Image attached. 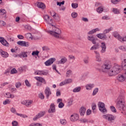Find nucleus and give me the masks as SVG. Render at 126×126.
Returning <instances> with one entry per match:
<instances>
[{"instance_id": "obj_53", "label": "nucleus", "mask_w": 126, "mask_h": 126, "mask_svg": "<svg viewBox=\"0 0 126 126\" xmlns=\"http://www.w3.org/2000/svg\"><path fill=\"white\" fill-rule=\"evenodd\" d=\"M15 86H16V88H19V87H20V86H21V83H20V82H17L15 84Z\"/></svg>"}, {"instance_id": "obj_59", "label": "nucleus", "mask_w": 126, "mask_h": 126, "mask_svg": "<svg viewBox=\"0 0 126 126\" xmlns=\"http://www.w3.org/2000/svg\"><path fill=\"white\" fill-rule=\"evenodd\" d=\"M17 37L20 40H23V39H24V36L21 34H18Z\"/></svg>"}, {"instance_id": "obj_11", "label": "nucleus", "mask_w": 126, "mask_h": 126, "mask_svg": "<svg viewBox=\"0 0 126 126\" xmlns=\"http://www.w3.org/2000/svg\"><path fill=\"white\" fill-rule=\"evenodd\" d=\"M79 119V116L78 115V114H74L71 116L70 121H71V122H75L76 121H78Z\"/></svg>"}, {"instance_id": "obj_6", "label": "nucleus", "mask_w": 126, "mask_h": 126, "mask_svg": "<svg viewBox=\"0 0 126 126\" xmlns=\"http://www.w3.org/2000/svg\"><path fill=\"white\" fill-rule=\"evenodd\" d=\"M113 35L114 37L118 39L120 42H126V35L120 36L117 32H114Z\"/></svg>"}, {"instance_id": "obj_43", "label": "nucleus", "mask_w": 126, "mask_h": 126, "mask_svg": "<svg viewBox=\"0 0 126 126\" xmlns=\"http://www.w3.org/2000/svg\"><path fill=\"white\" fill-rule=\"evenodd\" d=\"M52 69H53V70H55L56 72L60 74V72H59V71L57 69V65H56V64H53L52 65Z\"/></svg>"}, {"instance_id": "obj_35", "label": "nucleus", "mask_w": 126, "mask_h": 126, "mask_svg": "<svg viewBox=\"0 0 126 126\" xmlns=\"http://www.w3.org/2000/svg\"><path fill=\"white\" fill-rule=\"evenodd\" d=\"M110 110L112 113H117V109L114 106H110Z\"/></svg>"}, {"instance_id": "obj_9", "label": "nucleus", "mask_w": 126, "mask_h": 126, "mask_svg": "<svg viewBox=\"0 0 126 126\" xmlns=\"http://www.w3.org/2000/svg\"><path fill=\"white\" fill-rule=\"evenodd\" d=\"M56 62V58H50L48 60L46 61L45 63L44 64L46 66H49L51 65V64H53L54 63Z\"/></svg>"}, {"instance_id": "obj_12", "label": "nucleus", "mask_w": 126, "mask_h": 126, "mask_svg": "<svg viewBox=\"0 0 126 126\" xmlns=\"http://www.w3.org/2000/svg\"><path fill=\"white\" fill-rule=\"evenodd\" d=\"M0 42L2 45L5 46V47H8L9 46V43L4 39V38L0 37Z\"/></svg>"}, {"instance_id": "obj_25", "label": "nucleus", "mask_w": 126, "mask_h": 126, "mask_svg": "<svg viewBox=\"0 0 126 126\" xmlns=\"http://www.w3.org/2000/svg\"><path fill=\"white\" fill-rule=\"evenodd\" d=\"M87 39L89 41H91L93 44H95V37H94V36H88Z\"/></svg>"}, {"instance_id": "obj_34", "label": "nucleus", "mask_w": 126, "mask_h": 126, "mask_svg": "<svg viewBox=\"0 0 126 126\" xmlns=\"http://www.w3.org/2000/svg\"><path fill=\"white\" fill-rule=\"evenodd\" d=\"M6 95L7 96V98H14V95L12 94L9 93H7Z\"/></svg>"}, {"instance_id": "obj_13", "label": "nucleus", "mask_w": 126, "mask_h": 126, "mask_svg": "<svg viewBox=\"0 0 126 126\" xmlns=\"http://www.w3.org/2000/svg\"><path fill=\"white\" fill-rule=\"evenodd\" d=\"M44 93L46 96V98L49 99V97H50V95L52 94V92H51V90L49 87H46L45 91Z\"/></svg>"}, {"instance_id": "obj_38", "label": "nucleus", "mask_w": 126, "mask_h": 126, "mask_svg": "<svg viewBox=\"0 0 126 126\" xmlns=\"http://www.w3.org/2000/svg\"><path fill=\"white\" fill-rule=\"evenodd\" d=\"M25 83L27 87H31V84H30V83H29L28 80L26 79L25 81Z\"/></svg>"}, {"instance_id": "obj_55", "label": "nucleus", "mask_w": 126, "mask_h": 126, "mask_svg": "<svg viewBox=\"0 0 126 126\" xmlns=\"http://www.w3.org/2000/svg\"><path fill=\"white\" fill-rule=\"evenodd\" d=\"M10 103V101L8 100V99H6L5 101L3 102V105H6L7 104H9Z\"/></svg>"}, {"instance_id": "obj_15", "label": "nucleus", "mask_w": 126, "mask_h": 126, "mask_svg": "<svg viewBox=\"0 0 126 126\" xmlns=\"http://www.w3.org/2000/svg\"><path fill=\"white\" fill-rule=\"evenodd\" d=\"M36 4L38 8H41V9H45L46 8V5L42 2H36Z\"/></svg>"}, {"instance_id": "obj_62", "label": "nucleus", "mask_w": 126, "mask_h": 126, "mask_svg": "<svg viewBox=\"0 0 126 126\" xmlns=\"http://www.w3.org/2000/svg\"><path fill=\"white\" fill-rule=\"evenodd\" d=\"M8 40L9 41H10V42H13V41H14V38L10 36H9L8 37Z\"/></svg>"}, {"instance_id": "obj_49", "label": "nucleus", "mask_w": 126, "mask_h": 126, "mask_svg": "<svg viewBox=\"0 0 126 126\" xmlns=\"http://www.w3.org/2000/svg\"><path fill=\"white\" fill-rule=\"evenodd\" d=\"M66 84H69V83H71L72 82V79H67L66 80H65Z\"/></svg>"}, {"instance_id": "obj_50", "label": "nucleus", "mask_w": 126, "mask_h": 126, "mask_svg": "<svg viewBox=\"0 0 126 126\" xmlns=\"http://www.w3.org/2000/svg\"><path fill=\"white\" fill-rule=\"evenodd\" d=\"M89 58V57H87L86 58H85L83 60V62L84 63H86V64H87V63H89V61H88Z\"/></svg>"}, {"instance_id": "obj_5", "label": "nucleus", "mask_w": 126, "mask_h": 126, "mask_svg": "<svg viewBox=\"0 0 126 126\" xmlns=\"http://www.w3.org/2000/svg\"><path fill=\"white\" fill-rule=\"evenodd\" d=\"M95 6H99L96 8V12L97 13H102L106 9V7L102 5V4L99 2L95 3Z\"/></svg>"}, {"instance_id": "obj_17", "label": "nucleus", "mask_w": 126, "mask_h": 126, "mask_svg": "<svg viewBox=\"0 0 126 126\" xmlns=\"http://www.w3.org/2000/svg\"><path fill=\"white\" fill-rule=\"evenodd\" d=\"M56 112V107L54 103L50 104V109L48 110V113H55Z\"/></svg>"}, {"instance_id": "obj_51", "label": "nucleus", "mask_w": 126, "mask_h": 126, "mask_svg": "<svg viewBox=\"0 0 126 126\" xmlns=\"http://www.w3.org/2000/svg\"><path fill=\"white\" fill-rule=\"evenodd\" d=\"M5 24H6V23H5L4 21L0 20V27L4 26Z\"/></svg>"}, {"instance_id": "obj_36", "label": "nucleus", "mask_w": 126, "mask_h": 126, "mask_svg": "<svg viewBox=\"0 0 126 126\" xmlns=\"http://www.w3.org/2000/svg\"><path fill=\"white\" fill-rule=\"evenodd\" d=\"M56 13L55 12H54V14L53 15L54 19H55V20H57V21H59V20H60V17H59L58 16L56 15Z\"/></svg>"}, {"instance_id": "obj_16", "label": "nucleus", "mask_w": 126, "mask_h": 126, "mask_svg": "<svg viewBox=\"0 0 126 126\" xmlns=\"http://www.w3.org/2000/svg\"><path fill=\"white\" fill-rule=\"evenodd\" d=\"M96 37L101 39V40H106L107 39V35H104L103 33H100L96 34Z\"/></svg>"}, {"instance_id": "obj_29", "label": "nucleus", "mask_w": 126, "mask_h": 126, "mask_svg": "<svg viewBox=\"0 0 126 126\" xmlns=\"http://www.w3.org/2000/svg\"><path fill=\"white\" fill-rule=\"evenodd\" d=\"M80 90H81V88L80 87H78L74 88L73 90V92L74 93H76L77 92H80Z\"/></svg>"}, {"instance_id": "obj_52", "label": "nucleus", "mask_w": 126, "mask_h": 126, "mask_svg": "<svg viewBox=\"0 0 126 126\" xmlns=\"http://www.w3.org/2000/svg\"><path fill=\"white\" fill-rule=\"evenodd\" d=\"M12 125L13 126H18V122L16 121H14L12 122Z\"/></svg>"}, {"instance_id": "obj_47", "label": "nucleus", "mask_w": 126, "mask_h": 126, "mask_svg": "<svg viewBox=\"0 0 126 126\" xmlns=\"http://www.w3.org/2000/svg\"><path fill=\"white\" fill-rule=\"evenodd\" d=\"M38 97L40 98V99H41V100H44V99H45V96H44V94H43L42 93H40L38 94Z\"/></svg>"}, {"instance_id": "obj_27", "label": "nucleus", "mask_w": 126, "mask_h": 126, "mask_svg": "<svg viewBox=\"0 0 126 126\" xmlns=\"http://www.w3.org/2000/svg\"><path fill=\"white\" fill-rule=\"evenodd\" d=\"M112 11L114 14H120V13H121V11H120V10L117 8H113Z\"/></svg>"}, {"instance_id": "obj_58", "label": "nucleus", "mask_w": 126, "mask_h": 126, "mask_svg": "<svg viewBox=\"0 0 126 126\" xmlns=\"http://www.w3.org/2000/svg\"><path fill=\"white\" fill-rule=\"evenodd\" d=\"M71 72H72V71H71V70H68L66 72V76H67V77H68V76H69V75H70V74H71Z\"/></svg>"}, {"instance_id": "obj_39", "label": "nucleus", "mask_w": 126, "mask_h": 126, "mask_svg": "<svg viewBox=\"0 0 126 126\" xmlns=\"http://www.w3.org/2000/svg\"><path fill=\"white\" fill-rule=\"evenodd\" d=\"M29 126H42V124L40 123H32Z\"/></svg>"}, {"instance_id": "obj_7", "label": "nucleus", "mask_w": 126, "mask_h": 126, "mask_svg": "<svg viewBox=\"0 0 126 126\" xmlns=\"http://www.w3.org/2000/svg\"><path fill=\"white\" fill-rule=\"evenodd\" d=\"M102 118L108 122H113L116 120V116L110 114L103 115Z\"/></svg>"}, {"instance_id": "obj_64", "label": "nucleus", "mask_w": 126, "mask_h": 126, "mask_svg": "<svg viewBox=\"0 0 126 126\" xmlns=\"http://www.w3.org/2000/svg\"><path fill=\"white\" fill-rule=\"evenodd\" d=\"M4 74H5L6 75H8L9 74V70H8V69L5 70V72H4Z\"/></svg>"}, {"instance_id": "obj_33", "label": "nucleus", "mask_w": 126, "mask_h": 126, "mask_svg": "<svg viewBox=\"0 0 126 126\" xmlns=\"http://www.w3.org/2000/svg\"><path fill=\"white\" fill-rule=\"evenodd\" d=\"M60 123L63 126H65V125H66V120L65 119H61Z\"/></svg>"}, {"instance_id": "obj_61", "label": "nucleus", "mask_w": 126, "mask_h": 126, "mask_svg": "<svg viewBox=\"0 0 126 126\" xmlns=\"http://www.w3.org/2000/svg\"><path fill=\"white\" fill-rule=\"evenodd\" d=\"M95 33V29H93L92 31H90L88 34L89 35H92V34H94Z\"/></svg>"}, {"instance_id": "obj_4", "label": "nucleus", "mask_w": 126, "mask_h": 126, "mask_svg": "<svg viewBox=\"0 0 126 126\" xmlns=\"http://www.w3.org/2000/svg\"><path fill=\"white\" fill-rule=\"evenodd\" d=\"M97 106L98 107V109L99 110L100 112L102 114H106L107 113V109L106 108L105 103L104 102H102L99 101L97 103Z\"/></svg>"}, {"instance_id": "obj_22", "label": "nucleus", "mask_w": 126, "mask_h": 126, "mask_svg": "<svg viewBox=\"0 0 126 126\" xmlns=\"http://www.w3.org/2000/svg\"><path fill=\"white\" fill-rule=\"evenodd\" d=\"M101 53H105L106 52V49L107 47L106 46V44L105 42H102L101 45Z\"/></svg>"}, {"instance_id": "obj_28", "label": "nucleus", "mask_w": 126, "mask_h": 126, "mask_svg": "<svg viewBox=\"0 0 126 126\" xmlns=\"http://www.w3.org/2000/svg\"><path fill=\"white\" fill-rule=\"evenodd\" d=\"M110 1L113 4H118L122 1V0H110Z\"/></svg>"}, {"instance_id": "obj_26", "label": "nucleus", "mask_w": 126, "mask_h": 126, "mask_svg": "<svg viewBox=\"0 0 126 126\" xmlns=\"http://www.w3.org/2000/svg\"><path fill=\"white\" fill-rule=\"evenodd\" d=\"M94 84H88L86 85V88L87 90H90L92 89V88H93L94 87Z\"/></svg>"}, {"instance_id": "obj_54", "label": "nucleus", "mask_w": 126, "mask_h": 126, "mask_svg": "<svg viewBox=\"0 0 126 126\" xmlns=\"http://www.w3.org/2000/svg\"><path fill=\"white\" fill-rule=\"evenodd\" d=\"M63 4H64V1H63L62 2L57 1V5H59V6H61V5H63Z\"/></svg>"}, {"instance_id": "obj_56", "label": "nucleus", "mask_w": 126, "mask_h": 126, "mask_svg": "<svg viewBox=\"0 0 126 126\" xmlns=\"http://www.w3.org/2000/svg\"><path fill=\"white\" fill-rule=\"evenodd\" d=\"M25 69V67H20L18 68V70L20 71V72H22V71H24Z\"/></svg>"}, {"instance_id": "obj_24", "label": "nucleus", "mask_w": 126, "mask_h": 126, "mask_svg": "<svg viewBox=\"0 0 126 126\" xmlns=\"http://www.w3.org/2000/svg\"><path fill=\"white\" fill-rule=\"evenodd\" d=\"M113 27H110L108 29H106L103 31V33L104 35H106V34H108V33H109L110 31H113Z\"/></svg>"}, {"instance_id": "obj_8", "label": "nucleus", "mask_w": 126, "mask_h": 126, "mask_svg": "<svg viewBox=\"0 0 126 126\" xmlns=\"http://www.w3.org/2000/svg\"><path fill=\"white\" fill-rule=\"evenodd\" d=\"M44 19L45 21V22H46V23H47V24H50V25H51V26H54V25H53V19H50V16H49V15H45L44 16Z\"/></svg>"}, {"instance_id": "obj_19", "label": "nucleus", "mask_w": 126, "mask_h": 126, "mask_svg": "<svg viewBox=\"0 0 126 126\" xmlns=\"http://www.w3.org/2000/svg\"><path fill=\"white\" fill-rule=\"evenodd\" d=\"M35 79H36L39 82H41V83H44V84H46V80L43 78L41 77H35Z\"/></svg>"}, {"instance_id": "obj_41", "label": "nucleus", "mask_w": 126, "mask_h": 126, "mask_svg": "<svg viewBox=\"0 0 126 126\" xmlns=\"http://www.w3.org/2000/svg\"><path fill=\"white\" fill-rule=\"evenodd\" d=\"M11 74H14L17 73V70L15 68H13L10 71Z\"/></svg>"}, {"instance_id": "obj_48", "label": "nucleus", "mask_w": 126, "mask_h": 126, "mask_svg": "<svg viewBox=\"0 0 126 126\" xmlns=\"http://www.w3.org/2000/svg\"><path fill=\"white\" fill-rule=\"evenodd\" d=\"M21 56L23 57V58H27V52H23L21 53Z\"/></svg>"}, {"instance_id": "obj_40", "label": "nucleus", "mask_w": 126, "mask_h": 126, "mask_svg": "<svg viewBox=\"0 0 126 126\" xmlns=\"http://www.w3.org/2000/svg\"><path fill=\"white\" fill-rule=\"evenodd\" d=\"M78 14L77 13L74 12L71 13V16L73 17V18H76L78 16Z\"/></svg>"}, {"instance_id": "obj_1", "label": "nucleus", "mask_w": 126, "mask_h": 126, "mask_svg": "<svg viewBox=\"0 0 126 126\" xmlns=\"http://www.w3.org/2000/svg\"><path fill=\"white\" fill-rule=\"evenodd\" d=\"M101 71L102 72L108 73L109 76H114L119 74L122 71V66L118 64L115 65L112 68V64L110 61H106L101 66Z\"/></svg>"}, {"instance_id": "obj_46", "label": "nucleus", "mask_w": 126, "mask_h": 126, "mask_svg": "<svg viewBox=\"0 0 126 126\" xmlns=\"http://www.w3.org/2000/svg\"><path fill=\"white\" fill-rule=\"evenodd\" d=\"M72 103H73V99H72V98H70L69 101L68 102V107H70V106H71V105H72Z\"/></svg>"}, {"instance_id": "obj_45", "label": "nucleus", "mask_w": 126, "mask_h": 126, "mask_svg": "<svg viewBox=\"0 0 126 126\" xmlns=\"http://www.w3.org/2000/svg\"><path fill=\"white\" fill-rule=\"evenodd\" d=\"M64 106V103H63V102H61L59 103L58 105L59 108H60V109H62V108H63Z\"/></svg>"}, {"instance_id": "obj_18", "label": "nucleus", "mask_w": 126, "mask_h": 126, "mask_svg": "<svg viewBox=\"0 0 126 126\" xmlns=\"http://www.w3.org/2000/svg\"><path fill=\"white\" fill-rule=\"evenodd\" d=\"M66 62H67V59L64 57L62 58L60 61L57 62V64H64V63H65Z\"/></svg>"}, {"instance_id": "obj_23", "label": "nucleus", "mask_w": 126, "mask_h": 126, "mask_svg": "<svg viewBox=\"0 0 126 126\" xmlns=\"http://www.w3.org/2000/svg\"><path fill=\"white\" fill-rule=\"evenodd\" d=\"M85 112H86V108L84 107H82L80 109V114L81 116H84Z\"/></svg>"}, {"instance_id": "obj_30", "label": "nucleus", "mask_w": 126, "mask_h": 126, "mask_svg": "<svg viewBox=\"0 0 126 126\" xmlns=\"http://www.w3.org/2000/svg\"><path fill=\"white\" fill-rule=\"evenodd\" d=\"M124 63L122 64V67H121V69L123 68V70L126 71V59L124 60Z\"/></svg>"}, {"instance_id": "obj_44", "label": "nucleus", "mask_w": 126, "mask_h": 126, "mask_svg": "<svg viewBox=\"0 0 126 126\" xmlns=\"http://www.w3.org/2000/svg\"><path fill=\"white\" fill-rule=\"evenodd\" d=\"M120 50H121V51H126V45H123L119 47Z\"/></svg>"}, {"instance_id": "obj_60", "label": "nucleus", "mask_w": 126, "mask_h": 126, "mask_svg": "<svg viewBox=\"0 0 126 126\" xmlns=\"http://www.w3.org/2000/svg\"><path fill=\"white\" fill-rule=\"evenodd\" d=\"M80 122H81V123H87L88 121L87 119H81L80 120Z\"/></svg>"}, {"instance_id": "obj_2", "label": "nucleus", "mask_w": 126, "mask_h": 126, "mask_svg": "<svg viewBox=\"0 0 126 126\" xmlns=\"http://www.w3.org/2000/svg\"><path fill=\"white\" fill-rule=\"evenodd\" d=\"M52 27V30L47 31V33H49V34L54 36V37L57 38V39H62V36H61V34H62V31H61L60 29L55 27L54 26Z\"/></svg>"}, {"instance_id": "obj_37", "label": "nucleus", "mask_w": 126, "mask_h": 126, "mask_svg": "<svg viewBox=\"0 0 126 126\" xmlns=\"http://www.w3.org/2000/svg\"><path fill=\"white\" fill-rule=\"evenodd\" d=\"M6 13L5 10L3 9H0V15H4Z\"/></svg>"}, {"instance_id": "obj_57", "label": "nucleus", "mask_w": 126, "mask_h": 126, "mask_svg": "<svg viewBox=\"0 0 126 126\" xmlns=\"http://www.w3.org/2000/svg\"><path fill=\"white\" fill-rule=\"evenodd\" d=\"M42 75H47L49 72H48V70H42Z\"/></svg>"}, {"instance_id": "obj_32", "label": "nucleus", "mask_w": 126, "mask_h": 126, "mask_svg": "<svg viewBox=\"0 0 126 126\" xmlns=\"http://www.w3.org/2000/svg\"><path fill=\"white\" fill-rule=\"evenodd\" d=\"M45 114H46V113L45 112V111H42V112H39L38 114H37V116L38 117V118H41V117H43V116L45 115Z\"/></svg>"}, {"instance_id": "obj_63", "label": "nucleus", "mask_w": 126, "mask_h": 126, "mask_svg": "<svg viewBox=\"0 0 126 126\" xmlns=\"http://www.w3.org/2000/svg\"><path fill=\"white\" fill-rule=\"evenodd\" d=\"M49 50H50V49H49V47H48L47 46H43L42 47L43 51H49Z\"/></svg>"}, {"instance_id": "obj_3", "label": "nucleus", "mask_w": 126, "mask_h": 126, "mask_svg": "<svg viewBox=\"0 0 126 126\" xmlns=\"http://www.w3.org/2000/svg\"><path fill=\"white\" fill-rule=\"evenodd\" d=\"M117 107L122 112L123 115H126V105H125V99L124 98L120 96L117 99Z\"/></svg>"}, {"instance_id": "obj_42", "label": "nucleus", "mask_w": 126, "mask_h": 126, "mask_svg": "<svg viewBox=\"0 0 126 126\" xmlns=\"http://www.w3.org/2000/svg\"><path fill=\"white\" fill-rule=\"evenodd\" d=\"M71 6L73 8H77V7H78V4H77V3H72Z\"/></svg>"}, {"instance_id": "obj_14", "label": "nucleus", "mask_w": 126, "mask_h": 126, "mask_svg": "<svg viewBox=\"0 0 126 126\" xmlns=\"http://www.w3.org/2000/svg\"><path fill=\"white\" fill-rule=\"evenodd\" d=\"M0 55H1V56L2 58H4V59H6V58H8V56L9 55L8 53L3 50L2 49H0Z\"/></svg>"}, {"instance_id": "obj_10", "label": "nucleus", "mask_w": 126, "mask_h": 126, "mask_svg": "<svg viewBox=\"0 0 126 126\" xmlns=\"http://www.w3.org/2000/svg\"><path fill=\"white\" fill-rule=\"evenodd\" d=\"M17 44L19 46H21L22 47H29V44L28 42L23 41H19L17 42Z\"/></svg>"}, {"instance_id": "obj_20", "label": "nucleus", "mask_w": 126, "mask_h": 126, "mask_svg": "<svg viewBox=\"0 0 126 126\" xmlns=\"http://www.w3.org/2000/svg\"><path fill=\"white\" fill-rule=\"evenodd\" d=\"M95 60L96 62H100L101 61H102V59H101V56H100V54H99L98 52L97 51H95Z\"/></svg>"}, {"instance_id": "obj_21", "label": "nucleus", "mask_w": 126, "mask_h": 126, "mask_svg": "<svg viewBox=\"0 0 126 126\" xmlns=\"http://www.w3.org/2000/svg\"><path fill=\"white\" fill-rule=\"evenodd\" d=\"M32 103H33L32 101L27 100H24L23 102H22V104L25 105V106H30Z\"/></svg>"}, {"instance_id": "obj_31", "label": "nucleus", "mask_w": 126, "mask_h": 126, "mask_svg": "<svg viewBox=\"0 0 126 126\" xmlns=\"http://www.w3.org/2000/svg\"><path fill=\"white\" fill-rule=\"evenodd\" d=\"M40 53L39 51H38V50H36V51H32V56H37V57H39V53Z\"/></svg>"}]
</instances>
